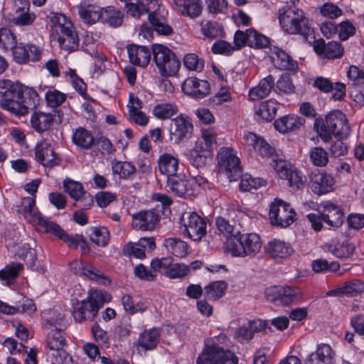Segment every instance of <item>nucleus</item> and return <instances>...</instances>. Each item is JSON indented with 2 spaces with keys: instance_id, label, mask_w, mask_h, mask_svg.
<instances>
[{
  "instance_id": "nucleus-27",
  "label": "nucleus",
  "mask_w": 364,
  "mask_h": 364,
  "mask_svg": "<svg viewBox=\"0 0 364 364\" xmlns=\"http://www.w3.org/2000/svg\"><path fill=\"white\" fill-rule=\"evenodd\" d=\"M305 120L295 114H288L274 121L275 129L281 133H287L300 129Z\"/></svg>"
},
{
  "instance_id": "nucleus-56",
  "label": "nucleus",
  "mask_w": 364,
  "mask_h": 364,
  "mask_svg": "<svg viewBox=\"0 0 364 364\" xmlns=\"http://www.w3.org/2000/svg\"><path fill=\"white\" fill-rule=\"evenodd\" d=\"M183 65L189 70L201 72L204 68V60L195 53H188L183 58Z\"/></svg>"
},
{
  "instance_id": "nucleus-1",
  "label": "nucleus",
  "mask_w": 364,
  "mask_h": 364,
  "mask_svg": "<svg viewBox=\"0 0 364 364\" xmlns=\"http://www.w3.org/2000/svg\"><path fill=\"white\" fill-rule=\"evenodd\" d=\"M41 98L36 90L7 79H0V107L18 116L36 108Z\"/></svg>"
},
{
  "instance_id": "nucleus-19",
  "label": "nucleus",
  "mask_w": 364,
  "mask_h": 364,
  "mask_svg": "<svg viewBox=\"0 0 364 364\" xmlns=\"http://www.w3.org/2000/svg\"><path fill=\"white\" fill-rule=\"evenodd\" d=\"M36 159L45 167H53L60 164V159L55 154L50 144L43 141L35 148Z\"/></svg>"
},
{
  "instance_id": "nucleus-45",
  "label": "nucleus",
  "mask_w": 364,
  "mask_h": 364,
  "mask_svg": "<svg viewBox=\"0 0 364 364\" xmlns=\"http://www.w3.org/2000/svg\"><path fill=\"white\" fill-rule=\"evenodd\" d=\"M279 107L278 102L274 100H269L261 102L256 114L266 122L272 121L276 115Z\"/></svg>"
},
{
  "instance_id": "nucleus-12",
  "label": "nucleus",
  "mask_w": 364,
  "mask_h": 364,
  "mask_svg": "<svg viewBox=\"0 0 364 364\" xmlns=\"http://www.w3.org/2000/svg\"><path fill=\"white\" fill-rule=\"evenodd\" d=\"M160 221L155 209L140 210L132 216V226L136 230L153 231Z\"/></svg>"
},
{
  "instance_id": "nucleus-51",
  "label": "nucleus",
  "mask_w": 364,
  "mask_h": 364,
  "mask_svg": "<svg viewBox=\"0 0 364 364\" xmlns=\"http://www.w3.org/2000/svg\"><path fill=\"white\" fill-rule=\"evenodd\" d=\"M274 90L279 95H291L295 91V86L289 75H282L274 84Z\"/></svg>"
},
{
  "instance_id": "nucleus-3",
  "label": "nucleus",
  "mask_w": 364,
  "mask_h": 364,
  "mask_svg": "<svg viewBox=\"0 0 364 364\" xmlns=\"http://www.w3.org/2000/svg\"><path fill=\"white\" fill-rule=\"evenodd\" d=\"M228 341V336L224 333L214 338L205 339L204 347L196 359V364H238V358L235 353L219 344Z\"/></svg>"
},
{
  "instance_id": "nucleus-41",
  "label": "nucleus",
  "mask_w": 364,
  "mask_h": 364,
  "mask_svg": "<svg viewBox=\"0 0 364 364\" xmlns=\"http://www.w3.org/2000/svg\"><path fill=\"white\" fill-rule=\"evenodd\" d=\"M163 245L168 254L177 257H184L188 253V244L178 238H166Z\"/></svg>"
},
{
  "instance_id": "nucleus-63",
  "label": "nucleus",
  "mask_w": 364,
  "mask_h": 364,
  "mask_svg": "<svg viewBox=\"0 0 364 364\" xmlns=\"http://www.w3.org/2000/svg\"><path fill=\"white\" fill-rule=\"evenodd\" d=\"M122 252L124 256L129 257H134L140 259L146 257L144 250L141 248V246L138 245V242L136 243L128 242L126 244L122 249Z\"/></svg>"
},
{
  "instance_id": "nucleus-29",
  "label": "nucleus",
  "mask_w": 364,
  "mask_h": 364,
  "mask_svg": "<svg viewBox=\"0 0 364 364\" xmlns=\"http://www.w3.org/2000/svg\"><path fill=\"white\" fill-rule=\"evenodd\" d=\"M16 13L14 23L18 26H29L33 23L36 16L34 13L29 12L30 2L28 0H17Z\"/></svg>"
},
{
  "instance_id": "nucleus-54",
  "label": "nucleus",
  "mask_w": 364,
  "mask_h": 364,
  "mask_svg": "<svg viewBox=\"0 0 364 364\" xmlns=\"http://www.w3.org/2000/svg\"><path fill=\"white\" fill-rule=\"evenodd\" d=\"M18 45L16 37L11 30L6 28L0 29V46L4 50H12L14 52Z\"/></svg>"
},
{
  "instance_id": "nucleus-25",
  "label": "nucleus",
  "mask_w": 364,
  "mask_h": 364,
  "mask_svg": "<svg viewBox=\"0 0 364 364\" xmlns=\"http://www.w3.org/2000/svg\"><path fill=\"white\" fill-rule=\"evenodd\" d=\"M272 63L274 67L284 70H296L298 68L297 62L284 50L274 48L271 55Z\"/></svg>"
},
{
  "instance_id": "nucleus-9",
  "label": "nucleus",
  "mask_w": 364,
  "mask_h": 364,
  "mask_svg": "<svg viewBox=\"0 0 364 364\" xmlns=\"http://www.w3.org/2000/svg\"><path fill=\"white\" fill-rule=\"evenodd\" d=\"M267 301L277 305L287 306L301 298L299 288L289 286H274L267 288L264 292Z\"/></svg>"
},
{
  "instance_id": "nucleus-40",
  "label": "nucleus",
  "mask_w": 364,
  "mask_h": 364,
  "mask_svg": "<svg viewBox=\"0 0 364 364\" xmlns=\"http://www.w3.org/2000/svg\"><path fill=\"white\" fill-rule=\"evenodd\" d=\"M263 328L264 323L262 321H250L236 329L235 337L240 342L250 341L253 338L255 331H260Z\"/></svg>"
},
{
  "instance_id": "nucleus-58",
  "label": "nucleus",
  "mask_w": 364,
  "mask_h": 364,
  "mask_svg": "<svg viewBox=\"0 0 364 364\" xmlns=\"http://www.w3.org/2000/svg\"><path fill=\"white\" fill-rule=\"evenodd\" d=\"M92 333L95 341L102 347L106 348L110 346V340L108 333L102 329L97 323H95L92 326Z\"/></svg>"
},
{
  "instance_id": "nucleus-52",
  "label": "nucleus",
  "mask_w": 364,
  "mask_h": 364,
  "mask_svg": "<svg viewBox=\"0 0 364 364\" xmlns=\"http://www.w3.org/2000/svg\"><path fill=\"white\" fill-rule=\"evenodd\" d=\"M340 290L343 295L355 296L364 291V283L359 279L346 282L340 286Z\"/></svg>"
},
{
  "instance_id": "nucleus-11",
  "label": "nucleus",
  "mask_w": 364,
  "mask_h": 364,
  "mask_svg": "<svg viewBox=\"0 0 364 364\" xmlns=\"http://www.w3.org/2000/svg\"><path fill=\"white\" fill-rule=\"evenodd\" d=\"M217 159L220 170L230 173L228 177L240 173V161L232 148H220L217 154Z\"/></svg>"
},
{
  "instance_id": "nucleus-61",
  "label": "nucleus",
  "mask_w": 364,
  "mask_h": 364,
  "mask_svg": "<svg viewBox=\"0 0 364 364\" xmlns=\"http://www.w3.org/2000/svg\"><path fill=\"white\" fill-rule=\"evenodd\" d=\"M249 46L255 48H267L269 44V40L262 33H259L255 29L252 28L249 31Z\"/></svg>"
},
{
  "instance_id": "nucleus-38",
  "label": "nucleus",
  "mask_w": 364,
  "mask_h": 364,
  "mask_svg": "<svg viewBox=\"0 0 364 364\" xmlns=\"http://www.w3.org/2000/svg\"><path fill=\"white\" fill-rule=\"evenodd\" d=\"M228 284L225 281H214L204 287V296L206 299L215 301L221 299L226 292Z\"/></svg>"
},
{
  "instance_id": "nucleus-57",
  "label": "nucleus",
  "mask_w": 364,
  "mask_h": 364,
  "mask_svg": "<svg viewBox=\"0 0 364 364\" xmlns=\"http://www.w3.org/2000/svg\"><path fill=\"white\" fill-rule=\"evenodd\" d=\"M190 272L188 265L183 263H175L167 268L166 275L170 279L185 277Z\"/></svg>"
},
{
  "instance_id": "nucleus-53",
  "label": "nucleus",
  "mask_w": 364,
  "mask_h": 364,
  "mask_svg": "<svg viewBox=\"0 0 364 364\" xmlns=\"http://www.w3.org/2000/svg\"><path fill=\"white\" fill-rule=\"evenodd\" d=\"M215 225L218 231L227 238V241L232 237L237 232L235 223H230V220L223 217H218Z\"/></svg>"
},
{
  "instance_id": "nucleus-35",
  "label": "nucleus",
  "mask_w": 364,
  "mask_h": 364,
  "mask_svg": "<svg viewBox=\"0 0 364 364\" xmlns=\"http://www.w3.org/2000/svg\"><path fill=\"white\" fill-rule=\"evenodd\" d=\"M329 60L339 59L344 55V48L338 41H330L325 43L324 40L320 38V55Z\"/></svg>"
},
{
  "instance_id": "nucleus-47",
  "label": "nucleus",
  "mask_w": 364,
  "mask_h": 364,
  "mask_svg": "<svg viewBox=\"0 0 364 364\" xmlns=\"http://www.w3.org/2000/svg\"><path fill=\"white\" fill-rule=\"evenodd\" d=\"M112 171L121 178L132 179L136 173V167L128 161H117L112 164Z\"/></svg>"
},
{
  "instance_id": "nucleus-26",
  "label": "nucleus",
  "mask_w": 364,
  "mask_h": 364,
  "mask_svg": "<svg viewBox=\"0 0 364 364\" xmlns=\"http://www.w3.org/2000/svg\"><path fill=\"white\" fill-rule=\"evenodd\" d=\"M78 11L80 17L87 24L92 25L101 21L102 9L96 4L85 1L80 5Z\"/></svg>"
},
{
  "instance_id": "nucleus-62",
  "label": "nucleus",
  "mask_w": 364,
  "mask_h": 364,
  "mask_svg": "<svg viewBox=\"0 0 364 364\" xmlns=\"http://www.w3.org/2000/svg\"><path fill=\"white\" fill-rule=\"evenodd\" d=\"M351 132L350 126L348 123L346 114L341 117V119L336 124V127L333 128L331 131L332 134L341 139H347Z\"/></svg>"
},
{
  "instance_id": "nucleus-5",
  "label": "nucleus",
  "mask_w": 364,
  "mask_h": 364,
  "mask_svg": "<svg viewBox=\"0 0 364 364\" xmlns=\"http://www.w3.org/2000/svg\"><path fill=\"white\" fill-rule=\"evenodd\" d=\"M109 294L97 289H91L85 299L77 301L73 306V316L76 322L92 321L105 303L109 300Z\"/></svg>"
},
{
  "instance_id": "nucleus-7",
  "label": "nucleus",
  "mask_w": 364,
  "mask_h": 364,
  "mask_svg": "<svg viewBox=\"0 0 364 364\" xmlns=\"http://www.w3.org/2000/svg\"><path fill=\"white\" fill-rule=\"evenodd\" d=\"M154 62L162 77L174 76L181 67V61L168 47L161 44L151 46Z\"/></svg>"
},
{
  "instance_id": "nucleus-60",
  "label": "nucleus",
  "mask_w": 364,
  "mask_h": 364,
  "mask_svg": "<svg viewBox=\"0 0 364 364\" xmlns=\"http://www.w3.org/2000/svg\"><path fill=\"white\" fill-rule=\"evenodd\" d=\"M266 181L259 178H252V176H245L242 177L240 183V189L242 191H250L252 189H257L264 186Z\"/></svg>"
},
{
  "instance_id": "nucleus-50",
  "label": "nucleus",
  "mask_w": 364,
  "mask_h": 364,
  "mask_svg": "<svg viewBox=\"0 0 364 364\" xmlns=\"http://www.w3.org/2000/svg\"><path fill=\"white\" fill-rule=\"evenodd\" d=\"M124 3L127 14L135 18H140L141 16L149 12L148 5L149 2L136 0L135 3L130 1Z\"/></svg>"
},
{
  "instance_id": "nucleus-18",
  "label": "nucleus",
  "mask_w": 364,
  "mask_h": 364,
  "mask_svg": "<svg viewBox=\"0 0 364 364\" xmlns=\"http://www.w3.org/2000/svg\"><path fill=\"white\" fill-rule=\"evenodd\" d=\"M183 92L196 99H203L210 92V84L206 80L196 77H189L182 85Z\"/></svg>"
},
{
  "instance_id": "nucleus-23",
  "label": "nucleus",
  "mask_w": 364,
  "mask_h": 364,
  "mask_svg": "<svg viewBox=\"0 0 364 364\" xmlns=\"http://www.w3.org/2000/svg\"><path fill=\"white\" fill-rule=\"evenodd\" d=\"M275 80L272 75L262 78L258 85L249 90L248 95L252 101L267 97L274 88Z\"/></svg>"
},
{
  "instance_id": "nucleus-59",
  "label": "nucleus",
  "mask_w": 364,
  "mask_h": 364,
  "mask_svg": "<svg viewBox=\"0 0 364 364\" xmlns=\"http://www.w3.org/2000/svg\"><path fill=\"white\" fill-rule=\"evenodd\" d=\"M187 156L189 162L196 168L204 167L206 165L207 160L212 158V156L208 154L198 152L193 149L189 150Z\"/></svg>"
},
{
  "instance_id": "nucleus-4",
  "label": "nucleus",
  "mask_w": 364,
  "mask_h": 364,
  "mask_svg": "<svg viewBox=\"0 0 364 364\" xmlns=\"http://www.w3.org/2000/svg\"><path fill=\"white\" fill-rule=\"evenodd\" d=\"M50 18L53 39L57 40L60 48L68 53L77 50L80 40L71 21L61 13H53Z\"/></svg>"
},
{
  "instance_id": "nucleus-55",
  "label": "nucleus",
  "mask_w": 364,
  "mask_h": 364,
  "mask_svg": "<svg viewBox=\"0 0 364 364\" xmlns=\"http://www.w3.org/2000/svg\"><path fill=\"white\" fill-rule=\"evenodd\" d=\"M63 186L65 191L76 200H79L85 194L83 186L79 182L71 179H66L64 181Z\"/></svg>"
},
{
  "instance_id": "nucleus-43",
  "label": "nucleus",
  "mask_w": 364,
  "mask_h": 364,
  "mask_svg": "<svg viewBox=\"0 0 364 364\" xmlns=\"http://www.w3.org/2000/svg\"><path fill=\"white\" fill-rule=\"evenodd\" d=\"M149 21L152 29L159 35L169 36L173 33L172 27L168 23L167 19L157 12L149 14Z\"/></svg>"
},
{
  "instance_id": "nucleus-34",
  "label": "nucleus",
  "mask_w": 364,
  "mask_h": 364,
  "mask_svg": "<svg viewBox=\"0 0 364 364\" xmlns=\"http://www.w3.org/2000/svg\"><path fill=\"white\" fill-rule=\"evenodd\" d=\"M82 274L89 279L102 286H109L112 283L111 279L101 269L91 263H85L82 268Z\"/></svg>"
},
{
  "instance_id": "nucleus-44",
  "label": "nucleus",
  "mask_w": 364,
  "mask_h": 364,
  "mask_svg": "<svg viewBox=\"0 0 364 364\" xmlns=\"http://www.w3.org/2000/svg\"><path fill=\"white\" fill-rule=\"evenodd\" d=\"M46 345L52 351L65 348L67 341L63 331L56 327L52 328L47 334Z\"/></svg>"
},
{
  "instance_id": "nucleus-39",
  "label": "nucleus",
  "mask_w": 364,
  "mask_h": 364,
  "mask_svg": "<svg viewBox=\"0 0 364 364\" xmlns=\"http://www.w3.org/2000/svg\"><path fill=\"white\" fill-rule=\"evenodd\" d=\"M53 122V115L43 112H34L31 117V127L40 133L49 129Z\"/></svg>"
},
{
  "instance_id": "nucleus-28",
  "label": "nucleus",
  "mask_w": 364,
  "mask_h": 364,
  "mask_svg": "<svg viewBox=\"0 0 364 364\" xmlns=\"http://www.w3.org/2000/svg\"><path fill=\"white\" fill-rule=\"evenodd\" d=\"M320 92H332L331 98L335 101H342L346 95V87L343 82L333 83L328 78L320 77Z\"/></svg>"
},
{
  "instance_id": "nucleus-20",
  "label": "nucleus",
  "mask_w": 364,
  "mask_h": 364,
  "mask_svg": "<svg viewBox=\"0 0 364 364\" xmlns=\"http://www.w3.org/2000/svg\"><path fill=\"white\" fill-rule=\"evenodd\" d=\"M129 60L131 64L146 68L150 63L152 50L144 46L131 44L127 46Z\"/></svg>"
},
{
  "instance_id": "nucleus-48",
  "label": "nucleus",
  "mask_w": 364,
  "mask_h": 364,
  "mask_svg": "<svg viewBox=\"0 0 364 364\" xmlns=\"http://www.w3.org/2000/svg\"><path fill=\"white\" fill-rule=\"evenodd\" d=\"M121 302L124 311L129 314L143 313L148 308V305L146 302L139 301L134 303L132 296L129 294L122 296L121 298Z\"/></svg>"
},
{
  "instance_id": "nucleus-8",
  "label": "nucleus",
  "mask_w": 364,
  "mask_h": 364,
  "mask_svg": "<svg viewBox=\"0 0 364 364\" xmlns=\"http://www.w3.org/2000/svg\"><path fill=\"white\" fill-rule=\"evenodd\" d=\"M269 216L272 225L287 228L294 222L296 213L290 204L276 198L270 205Z\"/></svg>"
},
{
  "instance_id": "nucleus-24",
  "label": "nucleus",
  "mask_w": 364,
  "mask_h": 364,
  "mask_svg": "<svg viewBox=\"0 0 364 364\" xmlns=\"http://www.w3.org/2000/svg\"><path fill=\"white\" fill-rule=\"evenodd\" d=\"M177 10L183 16L191 18L199 17L203 11L201 0H173Z\"/></svg>"
},
{
  "instance_id": "nucleus-17",
  "label": "nucleus",
  "mask_w": 364,
  "mask_h": 364,
  "mask_svg": "<svg viewBox=\"0 0 364 364\" xmlns=\"http://www.w3.org/2000/svg\"><path fill=\"white\" fill-rule=\"evenodd\" d=\"M266 253L276 261H282L293 255L294 250L290 243L279 239H273L265 246Z\"/></svg>"
},
{
  "instance_id": "nucleus-30",
  "label": "nucleus",
  "mask_w": 364,
  "mask_h": 364,
  "mask_svg": "<svg viewBox=\"0 0 364 364\" xmlns=\"http://www.w3.org/2000/svg\"><path fill=\"white\" fill-rule=\"evenodd\" d=\"M158 166L161 174L168 178L175 177L178 170L179 160L170 154H164L158 159Z\"/></svg>"
},
{
  "instance_id": "nucleus-46",
  "label": "nucleus",
  "mask_w": 364,
  "mask_h": 364,
  "mask_svg": "<svg viewBox=\"0 0 364 364\" xmlns=\"http://www.w3.org/2000/svg\"><path fill=\"white\" fill-rule=\"evenodd\" d=\"M87 233L90 240L98 246L105 247L109 241L110 233L106 227H90Z\"/></svg>"
},
{
  "instance_id": "nucleus-33",
  "label": "nucleus",
  "mask_w": 364,
  "mask_h": 364,
  "mask_svg": "<svg viewBox=\"0 0 364 364\" xmlns=\"http://www.w3.org/2000/svg\"><path fill=\"white\" fill-rule=\"evenodd\" d=\"M72 141L77 147L89 150L92 149L95 139L90 131L80 127L73 132Z\"/></svg>"
},
{
  "instance_id": "nucleus-2",
  "label": "nucleus",
  "mask_w": 364,
  "mask_h": 364,
  "mask_svg": "<svg viewBox=\"0 0 364 364\" xmlns=\"http://www.w3.org/2000/svg\"><path fill=\"white\" fill-rule=\"evenodd\" d=\"M278 19L283 31L291 35L303 36L318 55V40L316 38L314 30L309 26L308 18L302 10L289 5L283 6L278 10Z\"/></svg>"
},
{
  "instance_id": "nucleus-31",
  "label": "nucleus",
  "mask_w": 364,
  "mask_h": 364,
  "mask_svg": "<svg viewBox=\"0 0 364 364\" xmlns=\"http://www.w3.org/2000/svg\"><path fill=\"white\" fill-rule=\"evenodd\" d=\"M200 27L204 39L214 40L225 35L223 25L215 21L203 20L200 23Z\"/></svg>"
},
{
  "instance_id": "nucleus-15",
  "label": "nucleus",
  "mask_w": 364,
  "mask_h": 364,
  "mask_svg": "<svg viewBox=\"0 0 364 364\" xmlns=\"http://www.w3.org/2000/svg\"><path fill=\"white\" fill-rule=\"evenodd\" d=\"M320 219L329 226L339 227L343 222V214L341 209L331 201L320 203Z\"/></svg>"
},
{
  "instance_id": "nucleus-21",
  "label": "nucleus",
  "mask_w": 364,
  "mask_h": 364,
  "mask_svg": "<svg viewBox=\"0 0 364 364\" xmlns=\"http://www.w3.org/2000/svg\"><path fill=\"white\" fill-rule=\"evenodd\" d=\"M167 186L178 197L186 198L196 195L190 178H180L177 176L168 178Z\"/></svg>"
},
{
  "instance_id": "nucleus-42",
  "label": "nucleus",
  "mask_w": 364,
  "mask_h": 364,
  "mask_svg": "<svg viewBox=\"0 0 364 364\" xmlns=\"http://www.w3.org/2000/svg\"><path fill=\"white\" fill-rule=\"evenodd\" d=\"M123 18V12L114 6H107L102 9L101 22L104 24L117 28L122 24Z\"/></svg>"
},
{
  "instance_id": "nucleus-22",
  "label": "nucleus",
  "mask_w": 364,
  "mask_h": 364,
  "mask_svg": "<svg viewBox=\"0 0 364 364\" xmlns=\"http://www.w3.org/2000/svg\"><path fill=\"white\" fill-rule=\"evenodd\" d=\"M45 232L55 235L58 239L63 240L70 248L73 249H77L79 247V243L82 241V235H69L59 225L53 221Z\"/></svg>"
},
{
  "instance_id": "nucleus-14",
  "label": "nucleus",
  "mask_w": 364,
  "mask_h": 364,
  "mask_svg": "<svg viewBox=\"0 0 364 364\" xmlns=\"http://www.w3.org/2000/svg\"><path fill=\"white\" fill-rule=\"evenodd\" d=\"M14 60L19 64H26L28 62L40 61L42 57V50L34 44L20 43L13 52Z\"/></svg>"
},
{
  "instance_id": "nucleus-32",
  "label": "nucleus",
  "mask_w": 364,
  "mask_h": 364,
  "mask_svg": "<svg viewBox=\"0 0 364 364\" xmlns=\"http://www.w3.org/2000/svg\"><path fill=\"white\" fill-rule=\"evenodd\" d=\"M161 332L157 328L144 331L139 336L138 346L145 350L154 349L160 341Z\"/></svg>"
},
{
  "instance_id": "nucleus-49",
  "label": "nucleus",
  "mask_w": 364,
  "mask_h": 364,
  "mask_svg": "<svg viewBox=\"0 0 364 364\" xmlns=\"http://www.w3.org/2000/svg\"><path fill=\"white\" fill-rule=\"evenodd\" d=\"M67 95L53 88H49L45 93V100L48 107L57 108L62 105L66 100Z\"/></svg>"
},
{
  "instance_id": "nucleus-13",
  "label": "nucleus",
  "mask_w": 364,
  "mask_h": 364,
  "mask_svg": "<svg viewBox=\"0 0 364 364\" xmlns=\"http://www.w3.org/2000/svg\"><path fill=\"white\" fill-rule=\"evenodd\" d=\"M22 211L26 220L29 223L41 227L44 231L52 222L43 216L36 207V200L33 197H25L22 200Z\"/></svg>"
},
{
  "instance_id": "nucleus-6",
  "label": "nucleus",
  "mask_w": 364,
  "mask_h": 364,
  "mask_svg": "<svg viewBox=\"0 0 364 364\" xmlns=\"http://www.w3.org/2000/svg\"><path fill=\"white\" fill-rule=\"evenodd\" d=\"M262 242L256 233L242 234L237 230L236 234L226 242V250L232 257H254L261 250Z\"/></svg>"
},
{
  "instance_id": "nucleus-16",
  "label": "nucleus",
  "mask_w": 364,
  "mask_h": 364,
  "mask_svg": "<svg viewBox=\"0 0 364 364\" xmlns=\"http://www.w3.org/2000/svg\"><path fill=\"white\" fill-rule=\"evenodd\" d=\"M172 122L175 128L170 130L171 140L173 141L176 144H179L191 134L193 125L191 119L183 114L173 119Z\"/></svg>"
},
{
  "instance_id": "nucleus-64",
  "label": "nucleus",
  "mask_w": 364,
  "mask_h": 364,
  "mask_svg": "<svg viewBox=\"0 0 364 364\" xmlns=\"http://www.w3.org/2000/svg\"><path fill=\"white\" fill-rule=\"evenodd\" d=\"M50 355L53 361L51 364H73L74 363L72 355L64 348L53 351Z\"/></svg>"
},
{
  "instance_id": "nucleus-37",
  "label": "nucleus",
  "mask_w": 364,
  "mask_h": 364,
  "mask_svg": "<svg viewBox=\"0 0 364 364\" xmlns=\"http://www.w3.org/2000/svg\"><path fill=\"white\" fill-rule=\"evenodd\" d=\"M178 111V107L176 103L161 102L153 107L151 114L158 119L166 120L177 114Z\"/></svg>"
},
{
  "instance_id": "nucleus-36",
  "label": "nucleus",
  "mask_w": 364,
  "mask_h": 364,
  "mask_svg": "<svg viewBox=\"0 0 364 364\" xmlns=\"http://www.w3.org/2000/svg\"><path fill=\"white\" fill-rule=\"evenodd\" d=\"M328 250L338 258H348L353 255L355 247L348 240H333L332 244L329 245Z\"/></svg>"
},
{
  "instance_id": "nucleus-10",
  "label": "nucleus",
  "mask_w": 364,
  "mask_h": 364,
  "mask_svg": "<svg viewBox=\"0 0 364 364\" xmlns=\"http://www.w3.org/2000/svg\"><path fill=\"white\" fill-rule=\"evenodd\" d=\"M183 215L182 221L184 226V234L193 241H200L206 235L207 223L205 220L196 212Z\"/></svg>"
}]
</instances>
